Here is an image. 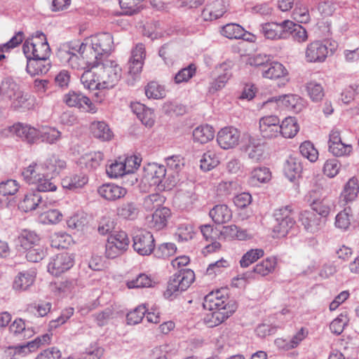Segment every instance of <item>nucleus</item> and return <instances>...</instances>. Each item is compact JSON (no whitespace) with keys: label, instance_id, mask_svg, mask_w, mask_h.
Here are the masks:
<instances>
[{"label":"nucleus","instance_id":"obj_1","mask_svg":"<svg viewBox=\"0 0 359 359\" xmlns=\"http://www.w3.org/2000/svg\"><path fill=\"white\" fill-rule=\"evenodd\" d=\"M195 280L194 271L189 269H181L170 276L168 283L164 296L170 298L172 296H177L183 291H185Z\"/></svg>","mask_w":359,"mask_h":359},{"label":"nucleus","instance_id":"obj_2","mask_svg":"<svg viewBox=\"0 0 359 359\" xmlns=\"http://www.w3.org/2000/svg\"><path fill=\"white\" fill-rule=\"evenodd\" d=\"M72 49L75 50L81 57H83L86 68L88 69L94 67H97L103 62V57L98 51H95L94 47L86 43H81L80 45H75L72 46ZM90 70L85 72L81 77V81L88 86V88H90L93 85L91 83H88V76L90 75Z\"/></svg>","mask_w":359,"mask_h":359},{"label":"nucleus","instance_id":"obj_3","mask_svg":"<svg viewBox=\"0 0 359 359\" xmlns=\"http://www.w3.org/2000/svg\"><path fill=\"white\" fill-rule=\"evenodd\" d=\"M130 240L125 231L111 233L105 245V255L109 259H114L123 254L128 249Z\"/></svg>","mask_w":359,"mask_h":359},{"label":"nucleus","instance_id":"obj_4","mask_svg":"<svg viewBox=\"0 0 359 359\" xmlns=\"http://www.w3.org/2000/svg\"><path fill=\"white\" fill-rule=\"evenodd\" d=\"M102 67L96 72L99 74L103 88H113L121 78L122 69L121 67L112 60H107L101 63Z\"/></svg>","mask_w":359,"mask_h":359},{"label":"nucleus","instance_id":"obj_5","mask_svg":"<svg viewBox=\"0 0 359 359\" xmlns=\"http://www.w3.org/2000/svg\"><path fill=\"white\" fill-rule=\"evenodd\" d=\"M154 238L151 232L139 231L133 236V249L140 255H150L154 250Z\"/></svg>","mask_w":359,"mask_h":359},{"label":"nucleus","instance_id":"obj_6","mask_svg":"<svg viewBox=\"0 0 359 359\" xmlns=\"http://www.w3.org/2000/svg\"><path fill=\"white\" fill-rule=\"evenodd\" d=\"M64 102L71 107H77L82 111L95 113V107L91 100L79 91H69L64 96Z\"/></svg>","mask_w":359,"mask_h":359},{"label":"nucleus","instance_id":"obj_7","mask_svg":"<svg viewBox=\"0 0 359 359\" xmlns=\"http://www.w3.org/2000/svg\"><path fill=\"white\" fill-rule=\"evenodd\" d=\"M73 265V257L67 252H62L53 257L48 263V271L51 274L57 276L70 269Z\"/></svg>","mask_w":359,"mask_h":359},{"label":"nucleus","instance_id":"obj_8","mask_svg":"<svg viewBox=\"0 0 359 359\" xmlns=\"http://www.w3.org/2000/svg\"><path fill=\"white\" fill-rule=\"evenodd\" d=\"M144 179L148 182L151 187H154L156 191H159L160 184L162 180L166 176L167 170L164 165L157 163H149L144 168Z\"/></svg>","mask_w":359,"mask_h":359},{"label":"nucleus","instance_id":"obj_9","mask_svg":"<svg viewBox=\"0 0 359 359\" xmlns=\"http://www.w3.org/2000/svg\"><path fill=\"white\" fill-rule=\"evenodd\" d=\"M8 130L29 144H33L39 139L40 131L29 125L17 123L10 126Z\"/></svg>","mask_w":359,"mask_h":359},{"label":"nucleus","instance_id":"obj_10","mask_svg":"<svg viewBox=\"0 0 359 359\" xmlns=\"http://www.w3.org/2000/svg\"><path fill=\"white\" fill-rule=\"evenodd\" d=\"M240 132L233 127H225L217 133V141L219 147L224 149L235 147L239 142Z\"/></svg>","mask_w":359,"mask_h":359},{"label":"nucleus","instance_id":"obj_11","mask_svg":"<svg viewBox=\"0 0 359 359\" xmlns=\"http://www.w3.org/2000/svg\"><path fill=\"white\" fill-rule=\"evenodd\" d=\"M260 33L267 39L278 40L287 39L285 20L280 22H266L262 24L259 27Z\"/></svg>","mask_w":359,"mask_h":359},{"label":"nucleus","instance_id":"obj_12","mask_svg":"<svg viewBox=\"0 0 359 359\" xmlns=\"http://www.w3.org/2000/svg\"><path fill=\"white\" fill-rule=\"evenodd\" d=\"M328 54V48L325 43L320 41L310 43L306 49V60L309 62H322Z\"/></svg>","mask_w":359,"mask_h":359},{"label":"nucleus","instance_id":"obj_13","mask_svg":"<svg viewBox=\"0 0 359 359\" xmlns=\"http://www.w3.org/2000/svg\"><path fill=\"white\" fill-rule=\"evenodd\" d=\"M299 222L307 232L315 233L325 224V219L319 217L314 212L305 210L299 215Z\"/></svg>","mask_w":359,"mask_h":359},{"label":"nucleus","instance_id":"obj_14","mask_svg":"<svg viewBox=\"0 0 359 359\" xmlns=\"http://www.w3.org/2000/svg\"><path fill=\"white\" fill-rule=\"evenodd\" d=\"M91 45L102 57L108 56L113 48L112 35L108 32L98 33L91 37Z\"/></svg>","mask_w":359,"mask_h":359},{"label":"nucleus","instance_id":"obj_15","mask_svg":"<svg viewBox=\"0 0 359 359\" xmlns=\"http://www.w3.org/2000/svg\"><path fill=\"white\" fill-rule=\"evenodd\" d=\"M280 119L278 116H266L259 120V130L264 138H273L277 137L279 133Z\"/></svg>","mask_w":359,"mask_h":359},{"label":"nucleus","instance_id":"obj_16","mask_svg":"<svg viewBox=\"0 0 359 359\" xmlns=\"http://www.w3.org/2000/svg\"><path fill=\"white\" fill-rule=\"evenodd\" d=\"M97 192L104 199L109 201H116L123 198L127 194V189L114 183L104 184L100 186Z\"/></svg>","mask_w":359,"mask_h":359},{"label":"nucleus","instance_id":"obj_17","mask_svg":"<svg viewBox=\"0 0 359 359\" xmlns=\"http://www.w3.org/2000/svg\"><path fill=\"white\" fill-rule=\"evenodd\" d=\"M51 67L48 58L41 57L39 55L29 58L27 62L26 71L31 76L46 74Z\"/></svg>","mask_w":359,"mask_h":359},{"label":"nucleus","instance_id":"obj_18","mask_svg":"<svg viewBox=\"0 0 359 359\" xmlns=\"http://www.w3.org/2000/svg\"><path fill=\"white\" fill-rule=\"evenodd\" d=\"M41 165L46 175L56 177L66 168V162L58 156L52 154Z\"/></svg>","mask_w":359,"mask_h":359},{"label":"nucleus","instance_id":"obj_19","mask_svg":"<svg viewBox=\"0 0 359 359\" xmlns=\"http://www.w3.org/2000/svg\"><path fill=\"white\" fill-rule=\"evenodd\" d=\"M50 341V335L49 334H44L25 344L16 346L13 348L14 356L17 355L22 356L25 355L30 352L34 351L41 345L48 344Z\"/></svg>","mask_w":359,"mask_h":359},{"label":"nucleus","instance_id":"obj_20","mask_svg":"<svg viewBox=\"0 0 359 359\" xmlns=\"http://www.w3.org/2000/svg\"><path fill=\"white\" fill-rule=\"evenodd\" d=\"M39 241L40 237L35 231L23 229L18 236L16 243L19 251H25L29 250L31 247L36 246Z\"/></svg>","mask_w":359,"mask_h":359},{"label":"nucleus","instance_id":"obj_21","mask_svg":"<svg viewBox=\"0 0 359 359\" xmlns=\"http://www.w3.org/2000/svg\"><path fill=\"white\" fill-rule=\"evenodd\" d=\"M236 302L229 305L228 310H214L210 314L207 315L205 321L209 327H212L219 325L231 316L236 310Z\"/></svg>","mask_w":359,"mask_h":359},{"label":"nucleus","instance_id":"obj_22","mask_svg":"<svg viewBox=\"0 0 359 359\" xmlns=\"http://www.w3.org/2000/svg\"><path fill=\"white\" fill-rule=\"evenodd\" d=\"M232 302H235L233 300L224 302L218 297L217 293L211 292L205 297L203 306L205 309L209 311L228 310L229 305H231Z\"/></svg>","mask_w":359,"mask_h":359},{"label":"nucleus","instance_id":"obj_23","mask_svg":"<svg viewBox=\"0 0 359 359\" xmlns=\"http://www.w3.org/2000/svg\"><path fill=\"white\" fill-rule=\"evenodd\" d=\"M170 215L171 212L168 208H157L152 215L151 220L149 222L150 227L157 231L163 229L166 226L168 219Z\"/></svg>","mask_w":359,"mask_h":359},{"label":"nucleus","instance_id":"obj_24","mask_svg":"<svg viewBox=\"0 0 359 359\" xmlns=\"http://www.w3.org/2000/svg\"><path fill=\"white\" fill-rule=\"evenodd\" d=\"M285 26H286L287 39L291 36L294 41L299 43L307 40V32L301 25L286 20H285Z\"/></svg>","mask_w":359,"mask_h":359},{"label":"nucleus","instance_id":"obj_25","mask_svg":"<svg viewBox=\"0 0 359 359\" xmlns=\"http://www.w3.org/2000/svg\"><path fill=\"white\" fill-rule=\"evenodd\" d=\"M209 215L215 223L224 224L231 220L232 212L226 205L221 204L215 205L210 210Z\"/></svg>","mask_w":359,"mask_h":359},{"label":"nucleus","instance_id":"obj_26","mask_svg":"<svg viewBox=\"0 0 359 359\" xmlns=\"http://www.w3.org/2000/svg\"><path fill=\"white\" fill-rule=\"evenodd\" d=\"M283 170L286 177L292 182L300 177L302 165L298 158L290 156L284 165Z\"/></svg>","mask_w":359,"mask_h":359},{"label":"nucleus","instance_id":"obj_27","mask_svg":"<svg viewBox=\"0 0 359 359\" xmlns=\"http://www.w3.org/2000/svg\"><path fill=\"white\" fill-rule=\"evenodd\" d=\"M117 215L126 219L133 220L140 213L139 205L134 201H127L121 204L116 209Z\"/></svg>","mask_w":359,"mask_h":359},{"label":"nucleus","instance_id":"obj_28","mask_svg":"<svg viewBox=\"0 0 359 359\" xmlns=\"http://www.w3.org/2000/svg\"><path fill=\"white\" fill-rule=\"evenodd\" d=\"M90 131L97 139L109 141L113 137V133L109 126L104 121H94L90 125Z\"/></svg>","mask_w":359,"mask_h":359},{"label":"nucleus","instance_id":"obj_29","mask_svg":"<svg viewBox=\"0 0 359 359\" xmlns=\"http://www.w3.org/2000/svg\"><path fill=\"white\" fill-rule=\"evenodd\" d=\"M41 200L42 196L38 192H29L20 203L19 208L26 212L34 210L39 205Z\"/></svg>","mask_w":359,"mask_h":359},{"label":"nucleus","instance_id":"obj_30","mask_svg":"<svg viewBox=\"0 0 359 359\" xmlns=\"http://www.w3.org/2000/svg\"><path fill=\"white\" fill-rule=\"evenodd\" d=\"M359 192L358 180L355 177H353L348 180L345 184L344 189L341 194V197L346 203L354 201Z\"/></svg>","mask_w":359,"mask_h":359},{"label":"nucleus","instance_id":"obj_31","mask_svg":"<svg viewBox=\"0 0 359 359\" xmlns=\"http://www.w3.org/2000/svg\"><path fill=\"white\" fill-rule=\"evenodd\" d=\"M279 127V133L285 138L294 137L299 130L297 120L291 116L285 118Z\"/></svg>","mask_w":359,"mask_h":359},{"label":"nucleus","instance_id":"obj_32","mask_svg":"<svg viewBox=\"0 0 359 359\" xmlns=\"http://www.w3.org/2000/svg\"><path fill=\"white\" fill-rule=\"evenodd\" d=\"M215 131L212 126L209 125L200 126L193 131V138L194 142L200 144H205L213 139Z\"/></svg>","mask_w":359,"mask_h":359},{"label":"nucleus","instance_id":"obj_33","mask_svg":"<svg viewBox=\"0 0 359 359\" xmlns=\"http://www.w3.org/2000/svg\"><path fill=\"white\" fill-rule=\"evenodd\" d=\"M266 67L265 69L262 70V76L264 78L276 79L284 76L287 74V70L284 66L278 62L266 64Z\"/></svg>","mask_w":359,"mask_h":359},{"label":"nucleus","instance_id":"obj_34","mask_svg":"<svg viewBox=\"0 0 359 359\" xmlns=\"http://www.w3.org/2000/svg\"><path fill=\"white\" fill-rule=\"evenodd\" d=\"M277 264L276 257H267L254 266L251 273H255L261 276H265L272 273Z\"/></svg>","mask_w":359,"mask_h":359},{"label":"nucleus","instance_id":"obj_35","mask_svg":"<svg viewBox=\"0 0 359 359\" xmlns=\"http://www.w3.org/2000/svg\"><path fill=\"white\" fill-rule=\"evenodd\" d=\"M248 157L254 162H258L263 159L264 145L255 139H250L246 148Z\"/></svg>","mask_w":359,"mask_h":359},{"label":"nucleus","instance_id":"obj_36","mask_svg":"<svg viewBox=\"0 0 359 359\" xmlns=\"http://www.w3.org/2000/svg\"><path fill=\"white\" fill-rule=\"evenodd\" d=\"M34 278L27 271L20 272L15 277L13 283V288L17 291L27 290L34 283Z\"/></svg>","mask_w":359,"mask_h":359},{"label":"nucleus","instance_id":"obj_37","mask_svg":"<svg viewBox=\"0 0 359 359\" xmlns=\"http://www.w3.org/2000/svg\"><path fill=\"white\" fill-rule=\"evenodd\" d=\"M55 177L48 175L43 173L42 177H39V179L34 184H36V192L55 191L57 189V185L54 180Z\"/></svg>","mask_w":359,"mask_h":359},{"label":"nucleus","instance_id":"obj_38","mask_svg":"<svg viewBox=\"0 0 359 359\" xmlns=\"http://www.w3.org/2000/svg\"><path fill=\"white\" fill-rule=\"evenodd\" d=\"M227 6V1L225 0H215L204 12L209 13L210 19L211 20H216L222 17L226 12Z\"/></svg>","mask_w":359,"mask_h":359},{"label":"nucleus","instance_id":"obj_39","mask_svg":"<svg viewBox=\"0 0 359 359\" xmlns=\"http://www.w3.org/2000/svg\"><path fill=\"white\" fill-rule=\"evenodd\" d=\"M73 46H69L67 50H64L62 53L65 54V56L67 59V62L73 69H86V66L85 65L83 57L77 53H75V50L72 49Z\"/></svg>","mask_w":359,"mask_h":359},{"label":"nucleus","instance_id":"obj_40","mask_svg":"<svg viewBox=\"0 0 359 359\" xmlns=\"http://www.w3.org/2000/svg\"><path fill=\"white\" fill-rule=\"evenodd\" d=\"M103 154L100 151L86 154L81 159V164H84L88 170L96 169L103 160Z\"/></svg>","mask_w":359,"mask_h":359},{"label":"nucleus","instance_id":"obj_41","mask_svg":"<svg viewBox=\"0 0 359 359\" xmlns=\"http://www.w3.org/2000/svg\"><path fill=\"white\" fill-rule=\"evenodd\" d=\"M298 98L294 95H283L278 97H273L266 101L264 104L276 102L277 107H285L288 109H294Z\"/></svg>","mask_w":359,"mask_h":359},{"label":"nucleus","instance_id":"obj_42","mask_svg":"<svg viewBox=\"0 0 359 359\" xmlns=\"http://www.w3.org/2000/svg\"><path fill=\"white\" fill-rule=\"evenodd\" d=\"M221 33L223 36L230 39H243L245 36L244 29L236 23H229L224 25Z\"/></svg>","mask_w":359,"mask_h":359},{"label":"nucleus","instance_id":"obj_43","mask_svg":"<svg viewBox=\"0 0 359 359\" xmlns=\"http://www.w3.org/2000/svg\"><path fill=\"white\" fill-rule=\"evenodd\" d=\"M87 182V177L85 175L80 174L63 179L62 185L65 189H76L83 187Z\"/></svg>","mask_w":359,"mask_h":359},{"label":"nucleus","instance_id":"obj_44","mask_svg":"<svg viewBox=\"0 0 359 359\" xmlns=\"http://www.w3.org/2000/svg\"><path fill=\"white\" fill-rule=\"evenodd\" d=\"M352 219L353 215L351 208H345L337 215L335 217V226L337 229L346 231L349 228Z\"/></svg>","mask_w":359,"mask_h":359},{"label":"nucleus","instance_id":"obj_45","mask_svg":"<svg viewBox=\"0 0 359 359\" xmlns=\"http://www.w3.org/2000/svg\"><path fill=\"white\" fill-rule=\"evenodd\" d=\"M196 73V66L194 63L181 69L175 76L174 81L177 84L188 82Z\"/></svg>","mask_w":359,"mask_h":359},{"label":"nucleus","instance_id":"obj_46","mask_svg":"<svg viewBox=\"0 0 359 359\" xmlns=\"http://www.w3.org/2000/svg\"><path fill=\"white\" fill-rule=\"evenodd\" d=\"M155 283L145 273H140L135 279L128 280L126 285L129 289L153 287Z\"/></svg>","mask_w":359,"mask_h":359},{"label":"nucleus","instance_id":"obj_47","mask_svg":"<svg viewBox=\"0 0 359 359\" xmlns=\"http://www.w3.org/2000/svg\"><path fill=\"white\" fill-rule=\"evenodd\" d=\"M219 163V157L213 151H208L204 153L201 159V168L204 171H209L215 168Z\"/></svg>","mask_w":359,"mask_h":359},{"label":"nucleus","instance_id":"obj_48","mask_svg":"<svg viewBox=\"0 0 359 359\" xmlns=\"http://www.w3.org/2000/svg\"><path fill=\"white\" fill-rule=\"evenodd\" d=\"M145 94L149 99H162L165 97V90L164 87L157 82L151 81L145 87Z\"/></svg>","mask_w":359,"mask_h":359},{"label":"nucleus","instance_id":"obj_49","mask_svg":"<svg viewBox=\"0 0 359 359\" xmlns=\"http://www.w3.org/2000/svg\"><path fill=\"white\" fill-rule=\"evenodd\" d=\"M165 201V197L158 193L152 194L146 196L144 199L143 205L147 210L161 208Z\"/></svg>","mask_w":359,"mask_h":359},{"label":"nucleus","instance_id":"obj_50","mask_svg":"<svg viewBox=\"0 0 359 359\" xmlns=\"http://www.w3.org/2000/svg\"><path fill=\"white\" fill-rule=\"evenodd\" d=\"M264 250L262 249H251L245 253L240 260V265L243 268L249 266L251 264L255 262L259 258L264 256Z\"/></svg>","mask_w":359,"mask_h":359},{"label":"nucleus","instance_id":"obj_51","mask_svg":"<svg viewBox=\"0 0 359 359\" xmlns=\"http://www.w3.org/2000/svg\"><path fill=\"white\" fill-rule=\"evenodd\" d=\"M271 177V172L268 168L258 167L252 171L250 180L254 184L257 182L265 183L270 180Z\"/></svg>","mask_w":359,"mask_h":359},{"label":"nucleus","instance_id":"obj_52","mask_svg":"<svg viewBox=\"0 0 359 359\" xmlns=\"http://www.w3.org/2000/svg\"><path fill=\"white\" fill-rule=\"evenodd\" d=\"M144 0H119L123 14L132 15L140 11L141 3Z\"/></svg>","mask_w":359,"mask_h":359},{"label":"nucleus","instance_id":"obj_53","mask_svg":"<svg viewBox=\"0 0 359 359\" xmlns=\"http://www.w3.org/2000/svg\"><path fill=\"white\" fill-rule=\"evenodd\" d=\"M302 156L311 162H315L318 158V151L310 141H305L299 146Z\"/></svg>","mask_w":359,"mask_h":359},{"label":"nucleus","instance_id":"obj_54","mask_svg":"<svg viewBox=\"0 0 359 359\" xmlns=\"http://www.w3.org/2000/svg\"><path fill=\"white\" fill-rule=\"evenodd\" d=\"M24 252H26V259L30 262H38L42 260L46 255V250L41 246L39 243Z\"/></svg>","mask_w":359,"mask_h":359},{"label":"nucleus","instance_id":"obj_55","mask_svg":"<svg viewBox=\"0 0 359 359\" xmlns=\"http://www.w3.org/2000/svg\"><path fill=\"white\" fill-rule=\"evenodd\" d=\"M311 212H314L319 217H322L326 220V217L329 215L330 208L324 200L313 199L311 203Z\"/></svg>","mask_w":359,"mask_h":359},{"label":"nucleus","instance_id":"obj_56","mask_svg":"<svg viewBox=\"0 0 359 359\" xmlns=\"http://www.w3.org/2000/svg\"><path fill=\"white\" fill-rule=\"evenodd\" d=\"M177 248L172 243H164L160 244L156 248H154L153 252L155 257L161 259L168 258L173 255L176 252Z\"/></svg>","mask_w":359,"mask_h":359},{"label":"nucleus","instance_id":"obj_57","mask_svg":"<svg viewBox=\"0 0 359 359\" xmlns=\"http://www.w3.org/2000/svg\"><path fill=\"white\" fill-rule=\"evenodd\" d=\"M295 223L294 219L276 221V224L273 225V232L278 233L279 236H285L289 231L294 227Z\"/></svg>","mask_w":359,"mask_h":359},{"label":"nucleus","instance_id":"obj_58","mask_svg":"<svg viewBox=\"0 0 359 359\" xmlns=\"http://www.w3.org/2000/svg\"><path fill=\"white\" fill-rule=\"evenodd\" d=\"M18 90V85L11 79H4L0 84V93L11 99Z\"/></svg>","mask_w":359,"mask_h":359},{"label":"nucleus","instance_id":"obj_59","mask_svg":"<svg viewBox=\"0 0 359 359\" xmlns=\"http://www.w3.org/2000/svg\"><path fill=\"white\" fill-rule=\"evenodd\" d=\"M144 305L138 306L133 311L127 313L126 320L128 324L136 325L142 321L147 313Z\"/></svg>","mask_w":359,"mask_h":359},{"label":"nucleus","instance_id":"obj_60","mask_svg":"<svg viewBox=\"0 0 359 359\" xmlns=\"http://www.w3.org/2000/svg\"><path fill=\"white\" fill-rule=\"evenodd\" d=\"M19 184L16 180H8L0 183V195L4 196H13L19 189Z\"/></svg>","mask_w":359,"mask_h":359},{"label":"nucleus","instance_id":"obj_61","mask_svg":"<svg viewBox=\"0 0 359 359\" xmlns=\"http://www.w3.org/2000/svg\"><path fill=\"white\" fill-rule=\"evenodd\" d=\"M106 172L111 178H118L126 174V165L123 161H115L107 167Z\"/></svg>","mask_w":359,"mask_h":359},{"label":"nucleus","instance_id":"obj_62","mask_svg":"<svg viewBox=\"0 0 359 359\" xmlns=\"http://www.w3.org/2000/svg\"><path fill=\"white\" fill-rule=\"evenodd\" d=\"M61 136V133L54 128H46L40 131L39 138L42 142L53 144L57 141Z\"/></svg>","mask_w":359,"mask_h":359},{"label":"nucleus","instance_id":"obj_63","mask_svg":"<svg viewBox=\"0 0 359 359\" xmlns=\"http://www.w3.org/2000/svg\"><path fill=\"white\" fill-rule=\"evenodd\" d=\"M103 353L104 348L94 344L86 348V351L79 356V359H100Z\"/></svg>","mask_w":359,"mask_h":359},{"label":"nucleus","instance_id":"obj_64","mask_svg":"<svg viewBox=\"0 0 359 359\" xmlns=\"http://www.w3.org/2000/svg\"><path fill=\"white\" fill-rule=\"evenodd\" d=\"M306 90L313 101H320L324 97V91L322 86L316 82L311 81L307 83Z\"/></svg>","mask_w":359,"mask_h":359}]
</instances>
